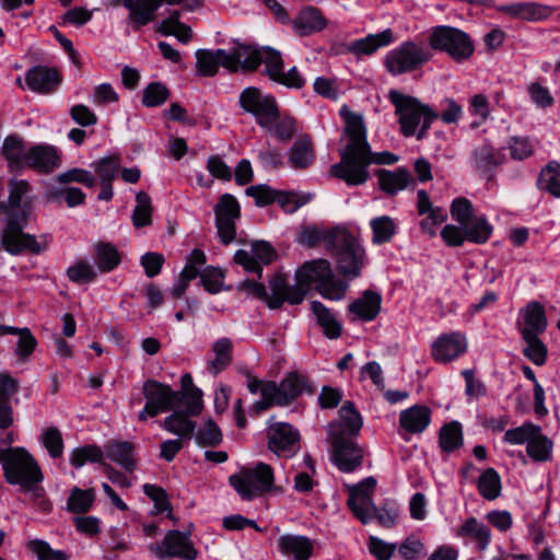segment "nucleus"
<instances>
[{"mask_svg":"<svg viewBox=\"0 0 560 560\" xmlns=\"http://www.w3.org/2000/svg\"><path fill=\"white\" fill-rule=\"evenodd\" d=\"M340 116L345 122L347 144L340 150V162L331 165L330 174L349 186H359L370 177L369 165L393 164L397 158L389 152L381 154L371 152L366 140L364 117L361 113L353 112L348 105H343L340 108Z\"/></svg>","mask_w":560,"mask_h":560,"instance_id":"f257e3e1","label":"nucleus"},{"mask_svg":"<svg viewBox=\"0 0 560 560\" xmlns=\"http://www.w3.org/2000/svg\"><path fill=\"white\" fill-rule=\"evenodd\" d=\"M295 281L300 289L291 298L293 302H302L312 284H315L319 294L331 301L342 300L348 284L335 278L330 264L326 259L306 261L295 272Z\"/></svg>","mask_w":560,"mask_h":560,"instance_id":"f03ea898","label":"nucleus"},{"mask_svg":"<svg viewBox=\"0 0 560 560\" xmlns=\"http://www.w3.org/2000/svg\"><path fill=\"white\" fill-rule=\"evenodd\" d=\"M388 100L395 107L400 132L405 137L415 136L418 140L424 139L432 122L439 118V114L429 105L397 90L388 92Z\"/></svg>","mask_w":560,"mask_h":560,"instance_id":"7ed1b4c3","label":"nucleus"},{"mask_svg":"<svg viewBox=\"0 0 560 560\" xmlns=\"http://www.w3.org/2000/svg\"><path fill=\"white\" fill-rule=\"evenodd\" d=\"M328 250L335 255L340 275L348 279L360 276L366 262V254L360 241L352 233L341 228L331 229L328 236Z\"/></svg>","mask_w":560,"mask_h":560,"instance_id":"20e7f679","label":"nucleus"},{"mask_svg":"<svg viewBox=\"0 0 560 560\" xmlns=\"http://www.w3.org/2000/svg\"><path fill=\"white\" fill-rule=\"evenodd\" d=\"M0 464L7 482L23 490H31L43 479L37 462L23 447L0 448Z\"/></svg>","mask_w":560,"mask_h":560,"instance_id":"39448f33","label":"nucleus"},{"mask_svg":"<svg viewBox=\"0 0 560 560\" xmlns=\"http://www.w3.org/2000/svg\"><path fill=\"white\" fill-rule=\"evenodd\" d=\"M229 482L243 500L248 501L278 489L271 466L261 462L231 475Z\"/></svg>","mask_w":560,"mask_h":560,"instance_id":"423d86ee","label":"nucleus"},{"mask_svg":"<svg viewBox=\"0 0 560 560\" xmlns=\"http://www.w3.org/2000/svg\"><path fill=\"white\" fill-rule=\"evenodd\" d=\"M27 214H10L1 232L0 245L11 255H20L28 252L35 255L43 253L47 248L45 237L37 240L34 235L23 231L26 225Z\"/></svg>","mask_w":560,"mask_h":560,"instance_id":"0eeeda50","label":"nucleus"},{"mask_svg":"<svg viewBox=\"0 0 560 560\" xmlns=\"http://www.w3.org/2000/svg\"><path fill=\"white\" fill-rule=\"evenodd\" d=\"M431 58L432 54L427 47L407 40L386 54L385 67L393 75H400L419 70Z\"/></svg>","mask_w":560,"mask_h":560,"instance_id":"6e6552de","label":"nucleus"},{"mask_svg":"<svg viewBox=\"0 0 560 560\" xmlns=\"http://www.w3.org/2000/svg\"><path fill=\"white\" fill-rule=\"evenodd\" d=\"M429 44L432 49L447 52L456 61L468 59L474 52L469 36L456 27L446 25L432 28Z\"/></svg>","mask_w":560,"mask_h":560,"instance_id":"1a4fd4ad","label":"nucleus"},{"mask_svg":"<svg viewBox=\"0 0 560 560\" xmlns=\"http://www.w3.org/2000/svg\"><path fill=\"white\" fill-rule=\"evenodd\" d=\"M303 393H313L308 378L298 372H291L280 382H265L261 396L267 397L276 406H288Z\"/></svg>","mask_w":560,"mask_h":560,"instance_id":"9d476101","label":"nucleus"},{"mask_svg":"<svg viewBox=\"0 0 560 560\" xmlns=\"http://www.w3.org/2000/svg\"><path fill=\"white\" fill-rule=\"evenodd\" d=\"M143 395L147 402L139 413L141 421L177 407L182 400L180 392L173 390L171 386L152 380L143 384Z\"/></svg>","mask_w":560,"mask_h":560,"instance_id":"9b49d317","label":"nucleus"},{"mask_svg":"<svg viewBox=\"0 0 560 560\" xmlns=\"http://www.w3.org/2000/svg\"><path fill=\"white\" fill-rule=\"evenodd\" d=\"M350 438L335 431H332V435H328L331 445V460L343 472H352L359 468L364 457V450Z\"/></svg>","mask_w":560,"mask_h":560,"instance_id":"f8f14e48","label":"nucleus"},{"mask_svg":"<svg viewBox=\"0 0 560 560\" xmlns=\"http://www.w3.org/2000/svg\"><path fill=\"white\" fill-rule=\"evenodd\" d=\"M149 550L160 559L195 560L198 556L190 535L179 530L167 532L162 542L151 544Z\"/></svg>","mask_w":560,"mask_h":560,"instance_id":"ddd939ff","label":"nucleus"},{"mask_svg":"<svg viewBox=\"0 0 560 560\" xmlns=\"http://www.w3.org/2000/svg\"><path fill=\"white\" fill-rule=\"evenodd\" d=\"M241 107L255 117L259 126H268L277 114V104L271 95H264L259 89L246 88L240 95Z\"/></svg>","mask_w":560,"mask_h":560,"instance_id":"4468645a","label":"nucleus"},{"mask_svg":"<svg viewBox=\"0 0 560 560\" xmlns=\"http://www.w3.org/2000/svg\"><path fill=\"white\" fill-rule=\"evenodd\" d=\"M234 63L230 71L235 72L241 67L246 71H254L260 63L266 66V73L275 61H279V51L269 48H256L248 45H238L232 52H229Z\"/></svg>","mask_w":560,"mask_h":560,"instance_id":"2eb2a0df","label":"nucleus"},{"mask_svg":"<svg viewBox=\"0 0 560 560\" xmlns=\"http://www.w3.org/2000/svg\"><path fill=\"white\" fill-rule=\"evenodd\" d=\"M184 0H124L128 10L127 23L136 31L152 23L156 19L158 10L165 3L175 5Z\"/></svg>","mask_w":560,"mask_h":560,"instance_id":"dca6fc26","label":"nucleus"},{"mask_svg":"<svg viewBox=\"0 0 560 560\" xmlns=\"http://www.w3.org/2000/svg\"><path fill=\"white\" fill-rule=\"evenodd\" d=\"M375 485L376 480L373 477H369L350 490L348 505L363 524L372 521L377 511L371 497Z\"/></svg>","mask_w":560,"mask_h":560,"instance_id":"f3484780","label":"nucleus"},{"mask_svg":"<svg viewBox=\"0 0 560 560\" xmlns=\"http://www.w3.org/2000/svg\"><path fill=\"white\" fill-rule=\"evenodd\" d=\"M268 445L277 456L289 458L299 450V433L287 422H276L269 427Z\"/></svg>","mask_w":560,"mask_h":560,"instance_id":"a211bd4d","label":"nucleus"},{"mask_svg":"<svg viewBox=\"0 0 560 560\" xmlns=\"http://www.w3.org/2000/svg\"><path fill=\"white\" fill-rule=\"evenodd\" d=\"M276 258L273 247L265 242L257 241L250 246V250L238 249L234 255L236 264L241 265L246 271L261 276L262 265H269Z\"/></svg>","mask_w":560,"mask_h":560,"instance_id":"6ab92c4d","label":"nucleus"},{"mask_svg":"<svg viewBox=\"0 0 560 560\" xmlns=\"http://www.w3.org/2000/svg\"><path fill=\"white\" fill-rule=\"evenodd\" d=\"M27 168L39 174L49 175L61 166V151L48 143H37L30 145Z\"/></svg>","mask_w":560,"mask_h":560,"instance_id":"aec40b11","label":"nucleus"},{"mask_svg":"<svg viewBox=\"0 0 560 560\" xmlns=\"http://www.w3.org/2000/svg\"><path fill=\"white\" fill-rule=\"evenodd\" d=\"M467 350V339L459 331L443 334L438 337L432 346L431 353L439 363H448L463 355Z\"/></svg>","mask_w":560,"mask_h":560,"instance_id":"412c9836","label":"nucleus"},{"mask_svg":"<svg viewBox=\"0 0 560 560\" xmlns=\"http://www.w3.org/2000/svg\"><path fill=\"white\" fill-rule=\"evenodd\" d=\"M497 11L512 19L527 22H538L548 19L552 10L533 1H516L497 7Z\"/></svg>","mask_w":560,"mask_h":560,"instance_id":"4be33fe9","label":"nucleus"},{"mask_svg":"<svg viewBox=\"0 0 560 560\" xmlns=\"http://www.w3.org/2000/svg\"><path fill=\"white\" fill-rule=\"evenodd\" d=\"M30 145L19 135H9L1 147V156L11 173L21 172L28 165Z\"/></svg>","mask_w":560,"mask_h":560,"instance_id":"5701e85b","label":"nucleus"},{"mask_svg":"<svg viewBox=\"0 0 560 560\" xmlns=\"http://www.w3.org/2000/svg\"><path fill=\"white\" fill-rule=\"evenodd\" d=\"M95 175L101 183V192L98 200L109 201L114 196L113 180L120 170V160L118 156H105L91 164Z\"/></svg>","mask_w":560,"mask_h":560,"instance_id":"b1692460","label":"nucleus"},{"mask_svg":"<svg viewBox=\"0 0 560 560\" xmlns=\"http://www.w3.org/2000/svg\"><path fill=\"white\" fill-rule=\"evenodd\" d=\"M60 80V74L56 69L45 66H35L25 74L28 89L39 94H50L56 91Z\"/></svg>","mask_w":560,"mask_h":560,"instance_id":"393cba45","label":"nucleus"},{"mask_svg":"<svg viewBox=\"0 0 560 560\" xmlns=\"http://www.w3.org/2000/svg\"><path fill=\"white\" fill-rule=\"evenodd\" d=\"M196 68L199 74L203 77H213L217 74L219 66H223L228 70L233 68L234 63L229 52L224 49L209 50L198 49L195 52Z\"/></svg>","mask_w":560,"mask_h":560,"instance_id":"a878e982","label":"nucleus"},{"mask_svg":"<svg viewBox=\"0 0 560 560\" xmlns=\"http://www.w3.org/2000/svg\"><path fill=\"white\" fill-rule=\"evenodd\" d=\"M382 307V295L372 290H365L360 298L349 304L348 311L352 319L371 322L376 318Z\"/></svg>","mask_w":560,"mask_h":560,"instance_id":"bb28decb","label":"nucleus"},{"mask_svg":"<svg viewBox=\"0 0 560 560\" xmlns=\"http://www.w3.org/2000/svg\"><path fill=\"white\" fill-rule=\"evenodd\" d=\"M362 424V418L353 402L346 401L339 410L338 421L329 425L328 435H332V431H335L340 432L343 436H355L360 433Z\"/></svg>","mask_w":560,"mask_h":560,"instance_id":"cd10ccee","label":"nucleus"},{"mask_svg":"<svg viewBox=\"0 0 560 560\" xmlns=\"http://www.w3.org/2000/svg\"><path fill=\"white\" fill-rule=\"evenodd\" d=\"M280 552L293 560H307L313 552V544L305 536L285 534L277 540Z\"/></svg>","mask_w":560,"mask_h":560,"instance_id":"c85d7f7f","label":"nucleus"},{"mask_svg":"<svg viewBox=\"0 0 560 560\" xmlns=\"http://www.w3.org/2000/svg\"><path fill=\"white\" fill-rule=\"evenodd\" d=\"M315 161V149L310 136H300L288 151V163L294 170H305Z\"/></svg>","mask_w":560,"mask_h":560,"instance_id":"c756f323","label":"nucleus"},{"mask_svg":"<svg viewBox=\"0 0 560 560\" xmlns=\"http://www.w3.org/2000/svg\"><path fill=\"white\" fill-rule=\"evenodd\" d=\"M380 188L387 195H396L397 192L415 185V179L409 171L399 167L394 171H377Z\"/></svg>","mask_w":560,"mask_h":560,"instance_id":"7c9ffc66","label":"nucleus"},{"mask_svg":"<svg viewBox=\"0 0 560 560\" xmlns=\"http://www.w3.org/2000/svg\"><path fill=\"white\" fill-rule=\"evenodd\" d=\"M106 457L121 466L126 471L132 472L137 467L135 445L128 441H108L104 445Z\"/></svg>","mask_w":560,"mask_h":560,"instance_id":"2f4dec72","label":"nucleus"},{"mask_svg":"<svg viewBox=\"0 0 560 560\" xmlns=\"http://www.w3.org/2000/svg\"><path fill=\"white\" fill-rule=\"evenodd\" d=\"M394 42L392 30L387 28L377 34H370L364 38L351 42L347 49L357 57L370 56L377 49L388 46Z\"/></svg>","mask_w":560,"mask_h":560,"instance_id":"473e14b6","label":"nucleus"},{"mask_svg":"<svg viewBox=\"0 0 560 560\" xmlns=\"http://www.w3.org/2000/svg\"><path fill=\"white\" fill-rule=\"evenodd\" d=\"M269 287L272 292L271 296L268 295V306L270 308H280L284 302L293 305L301 303L291 300L292 295L300 289L298 281L294 285H290L284 275L277 273L270 279Z\"/></svg>","mask_w":560,"mask_h":560,"instance_id":"72a5a7b5","label":"nucleus"},{"mask_svg":"<svg viewBox=\"0 0 560 560\" xmlns=\"http://www.w3.org/2000/svg\"><path fill=\"white\" fill-rule=\"evenodd\" d=\"M456 536L476 542L481 551L486 550L491 541L490 528L476 517L465 520L457 528Z\"/></svg>","mask_w":560,"mask_h":560,"instance_id":"f704fd0d","label":"nucleus"},{"mask_svg":"<svg viewBox=\"0 0 560 560\" xmlns=\"http://www.w3.org/2000/svg\"><path fill=\"white\" fill-rule=\"evenodd\" d=\"M431 420V411L425 406L415 405L399 415V423L401 428L410 433H421L429 425Z\"/></svg>","mask_w":560,"mask_h":560,"instance_id":"c9c22d12","label":"nucleus"},{"mask_svg":"<svg viewBox=\"0 0 560 560\" xmlns=\"http://www.w3.org/2000/svg\"><path fill=\"white\" fill-rule=\"evenodd\" d=\"M292 25L300 36H307L322 31L326 26V20L317 9L305 8L295 16Z\"/></svg>","mask_w":560,"mask_h":560,"instance_id":"e433bc0d","label":"nucleus"},{"mask_svg":"<svg viewBox=\"0 0 560 560\" xmlns=\"http://www.w3.org/2000/svg\"><path fill=\"white\" fill-rule=\"evenodd\" d=\"M311 310L325 337L329 339H337L340 337L342 326L328 307L319 301H313L311 303Z\"/></svg>","mask_w":560,"mask_h":560,"instance_id":"4c0bfd02","label":"nucleus"},{"mask_svg":"<svg viewBox=\"0 0 560 560\" xmlns=\"http://www.w3.org/2000/svg\"><path fill=\"white\" fill-rule=\"evenodd\" d=\"M524 323L521 326V335L526 332L540 335L547 328L545 308L538 302H530L523 311Z\"/></svg>","mask_w":560,"mask_h":560,"instance_id":"58836bf2","label":"nucleus"},{"mask_svg":"<svg viewBox=\"0 0 560 560\" xmlns=\"http://www.w3.org/2000/svg\"><path fill=\"white\" fill-rule=\"evenodd\" d=\"M502 162L501 153L492 145L485 143L471 152V163L476 171L489 174Z\"/></svg>","mask_w":560,"mask_h":560,"instance_id":"ea45409f","label":"nucleus"},{"mask_svg":"<svg viewBox=\"0 0 560 560\" xmlns=\"http://www.w3.org/2000/svg\"><path fill=\"white\" fill-rule=\"evenodd\" d=\"M9 335L18 336L16 345L14 348V355L19 363H26L30 361L32 354L37 347V340L30 328L27 327H10Z\"/></svg>","mask_w":560,"mask_h":560,"instance_id":"a19ab883","label":"nucleus"},{"mask_svg":"<svg viewBox=\"0 0 560 560\" xmlns=\"http://www.w3.org/2000/svg\"><path fill=\"white\" fill-rule=\"evenodd\" d=\"M267 74L275 82L288 88L301 89L304 85V79L298 71L296 67L291 68L288 72L283 71V60L280 54L279 61L271 63Z\"/></svg>","mask_w":560,"mask_h":560,"instance_id":"79ce46f5","label":"nucleus"},{"mask_svg":"<svg viewBox=\"0 0 560 560\" xmlns=\"http://www.w3.org/2000/svg\"><path fill=\"white\" fill-rule=\"evenodd\" d=\"M370 228L373 232L372 243L375 245L390 242L397 231V224L389 215L373 218Z\"/></svg>","mask_w":560,"mask_h":560,"instance_id":"37998d69","label":"nucleus"},{"mask_svg":"<svg viewBox=\"0 0 560 560\" xmlns=\"http://www.w3.org/2000/svg\"><path fill=\"white\" fill-rule=\"evenodd\" d=\"M233 345L229 338L218 339L212 347L214 359L209 361V371L217 375L223 371L232 361Z\"/></svg>","mask_w":560,"mask_h":560,"instance_id":"c03bdc74","label":"nucleus"},{"mask_svg":"<svg viewBox=\"0 0 560 560\" xmlns=\"http://www.w3.org/2000/svg\"><path fill=\"white\" fill-rule=\"evenodd\" d=\"M96 266L101 272H109L120 264V254L110 243H100L95 246L94 256Z\"/></svg>","mask_w":560,"mask_h":560,"instance_id":"a18cd8bd","label":"nucleus"},{"mask_svg":"<svg viewBox=\"0 0 560 560\" xmlns=\"http://www.w3.org/2000/svg\"><path fill=\"white\" fill-rule=\"evenodd\" d=\"M479 494L486 500H495L501 494V478L494 468L486 469L477 482Z\"/></svg>","mask_w":560,"mask_h":560,"instance_id":"49530a36","label":"nucleus"},{"mask_svg":"<svg viewBox=\"0 0 560 560\" xmlns=\"http://www.w3.org/2000/svg\"><path fill=\"white\" fill-rule=\"evenodd\" d=\"M465 228L467 241L475 244H485L491 236L493 226L488 222L485 215L474 217Z\"/></svg>","mask_w":560,"mask_h":560,"instance_id":"de8ad7c7","label":"nucleus"},{"mask_svg":"<svg viewBox=\"0 0 560 560\" xmlns=\"http://www.w3.org/2000/svg\"><path fill=\"white\" fill-rule=\"evenodd\" d=\"M86 463L104 464V451L95 444H90L71 452L70 464L72 466L81 468Z\"/></svg>","mask_w":560,"mask_h":560,"instance_id":"09e8293b","label":"nucleus"},{"mask_svg":"<svg viewBox=\"0 0 560 560\" xmlns=\"http://www.w3.org/2000/svg\"><path fill=\"white\" fill-rule=\"evenodd\" d=\"M440 446L443 451L451 453L463 445V432L459 422L453 421L445 424L440 431Z\"/></svg>","mask_w":560,"mask_h":560,"instance_id":"8fccbe9b","label":"nucleus"},{"mask_svg":"<svg viewBox=\"0 0 560 560\" xmlns=\"http://www.w3.org/2000/svg\"><path fill=\"white\" fill-rule=\"evenodd\" d=\"M95 500L94 489H80L73 488L68 498L67 506L72 513L81 514L86 513Z\"/></svg>","mask_w":560,"mask_h":560,"instance_id":"3c124183","label":"nucleus"},{"mask_svg":"<svg viewBox=\"0 0 560 560\" xmlns=\"http://www.w3.org/2000/svg\"><path fill=\"white\" fill-rule=\"evenodd\" d=\"M538 186L555 197H560V164L550 163L540 172Z\"/></svg>","mask_w":560,"mask_h":560,"instance_id":"603ef678","label":"nucleus"},{"mask_svg":"<svg viewBox=\"0 0 560 560\" xmlns=\"http://www.w3.org/2000/svg\"><path fill=\"white\" fill-rule=\"evenodd\" d=\"M522 338L526 343L523 350L524 355L534 364L542 365L546 362L547 348L540 340L539 335L526 332V335H522Z\"/></svg>","mask_w":560,"mask_h":560,"instance_id":"864d4df0","label":"nucleus"},{"mask_svg":"<svg viewBox=\"0 0 560 560\" xmlns=\"http://www.w3.org/2000/svg\"><path fill=\"white\" fill-rule=\"evenodd\" d=\"M132 222L136 228L150 225L152 222L151 198L144 191L136 196V207L132 213Z\"/></svg>","mask_w":560,"mask_h":560,"instance_id":"5fc2aeb1","label":"nucleus"},{"mask_svg":"<svg viewBox=\"0 0 560 560\" xmlns=\"http://www.w3.org/2000/svg\"><path fill=\"white\" fill-rule=\"evenodd\" d=\"M552 442L541 433V430L532 438L526 451L529 457L536 462H545L550 458Z\"/></svg>","mask_w":560,"mask_h":560,"instance_id":"6e6d98bb","label":"nucleus"},{"mask_svg":"<svg viewBox=\"0 0 560 560\" xmlns=\"http://www.w3.org/2000/svg\"><path fill=\"white\" fill-rule=\"evenodd\" d=\"M540 431V427L532 422H525L521 427L510 429L504 434V442L513 445L528 444L532 438Z\"/></svg>","mask_w":560,"mask_h":560,"instance_id":"4d7b16f0","label":"nucleus"},{"mask_svg":"<svg viewBox=\"0 0 560 560\" xmlns=\"http://www.w3.org/2000/svg\"><path fill=\"white\" fill-rule=\"evenodd\" d=\"M163 427L168 432L180 438L189 436L195 429L194 422L179 412H174L166 417Z\"/></svg>","mask_w":560,"mask_h":560,"instance_id":"13d9d810","label":"nucleus"},{"mask_svg":"<svg viewBox=\"0 0 560 560\" xmlns=\"http://www.w3.org/2000/svg\"><path fill=\"white\" fill-rule=\"evenodd\" d=\"M67 276L72 282L84 284L92 282L96 278L97 272L89 261L79 260L68 267Z\"/></svg>","mask_w":560,"mask_h":560,"instance_id":"bf43d9fd","label":"nucleus"},{"mask_svg":"<svg viewBox=\"0 0 560 560\" xmlns=\"http://www.w3.org/2000/svg\"><path fill=\"white\" fill-rule=\"evenodd\" d=\"M40 442L48 451L50 457L58 458L63 453V440L57 428H46L40 433Z\"/></svg>","mask_w":560,"mask_h":560,"instance_id":"052dcab7","label":"nucleus"},{"mask_svg":"<svg viewBox=\"0 0 560 560\" xmlns=\"http://www.w3.org/2000/svg\"><path fill=\"white\" fill-rule=\"evenodd\" d=\"M279 140H289L295 132V120L290 117L280 118L279 110L277 109L276 117L271 120L270 125L261 126Z\"/></svg>","mask_w":560,"mask_h":560,"instance_id":"680f3d73","label":"nucleus"},{"mask_svg":"<svg viewBox=\"0 0 560 560\" xmlns=\"http://www.w3.org/2000/svg\"><path fill=\"white\" fill-rule=\"evenodd\" d=\"M56 182L59 184L79 183L88 188H93L96 184V178L90 171L74 167L60 173L56 177Z\"/></svg>","mask_w":560,"mask_h":560,"instance_id":"e2e57ef3","label":"nucleus"},{"mask_svg":"<svg viewBox=\"0 0 560 560\" xmlns=\"http://www.w3.org/2000/svg\"><path fill=\"white\" fill-rule=\"evenodd\" d=\"M170 96L167 88L160 83H150L143 91L142 103L147 107H156L166 102Z\"/></svg>","mask_w":560,"mask_h":560,"instance_id":"0e129e2a","label":"nucleus"},{"mask_svg":"<svg viewBox=\"0 0 560 560\" xmlns=\"http://www.w3.org/2000/svg\"><path fill=\"white\" fill-rule=\"evenodd\" d=\"M47 199L50 201H60L61 199H65L67 206L73 208L84 202L85 194L78 187H68L65 189L49 191Z\"/></svg>","mask_w":560,"mask_h":560,"instance_id":"69168bd1","label":"nucleus"},{"mask_svg":"<svg viewBox=\"0 0 560 560\" xmlns=\"http://www.w3.org/2000/svg\"><path fill=\"white\" fill-rule=\"evenodd\" d=\"M222 432L218 424L208 420L196 434V442L202 446H214L221 443Z\"/></svg>","mask_w":560,"mask_h":560,"instance_id":"338daca9","label":"nucleus"},{"mask_svg":"<svg viewBox=\"0 0 560 560\" xmlns=\"http://www.w3.org/2000/svg\"><path fill=\"white\" fill-rule=\"evenodd\" d=\"M27 547L37 556V560H68V557L63 551L51 549L44 540H31L28 541Z\"/></svg>","mask_w":560,"mask_h":560,"instance_id":"774afa93","label":"nucleus"}]
</instances>
